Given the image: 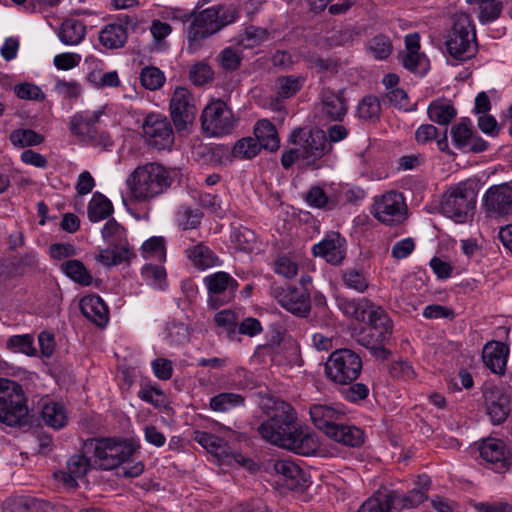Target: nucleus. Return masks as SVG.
<instances>
[{
  "instance_id": "nucleus-1",
  "label": "nucleus",
  "mask_w": 512,
  "mask_h": 512,
  "mask_svg": "<svg viewBox=\"0 0 512 512\" xmlns=\"http://www.w3.org/2000/svg\"><path fill=\"white\" fill-rule=\"evenodd\" d=\"M136 451L134 443L116 438H102L96 441L94 456L100 468L109 470L120 465L119 474L125 477H137L143 470V464L138 461L128 463L127 461Z\"/></svg>"
},
{
  "instance_id": "nucleus-2",
  "label": "nucleus",
  "mask_w": 512,
  "mask_h": 512,
  "mask_svg": "<svg viewBox=\"0 0 512 512\" xmlns=\"http://www.w3.org/2000/svg\"><path fill=\"white\" fill-rule=\"evenodd\" d=\"M264 407L267 419L258 427L259 434L267 442L285 448L297 420L295 410L290 404L274 399H268Z\"/></svg>"
},
{
  "instance_id": "nucleus-3",
  "label": "nucleus",
  "mask_w": 512,
  "mask_h": 512,
  "mask_svg": "<svg viewBox=\"0 0 512 512\" xmlns=\"http://www.w3.org/2000/svg\"><path fill=\"white\" fill-rule=\"evenodd\" d=\"M182 174L178 169H166L159 163H147L137 167L127 178L130 192H156L171 188L180 182Z\"/></svg>"
},
{
  "instance_id": "nucleus-4",
  "label": "nucleus",
  "mask_w": 512,
  "mask_h": 512,
  "mask_svg": "<svg viewBox=\"0 0 512 512\" xmlns=\"http://www.w3.org/2000/svg\"><path fill=\"white\" fill-rule=\"evenodd\" d=\"M28 406L19 383L0 378V423L16 427L28 422Z\"/></svg>"
},
{
  "instance_id": "nucleus-5",
  "label": "nucleus",
  "mask_w": 512,
  "mask_h": 512,
  "mask_svg": "<svg viewBox=\"0 0 512 512\" xmlns=\"http://www.w3.org/2000/svg\"><path fill=\"white\" fill-rule=\"evenodd\" d=\"M445 44L449 55L458 61L469 60L477 53L475 27L468 14L461 13L454 17Z\"/></svg>"
},
{
  "instance_id": "nucleus-6",
  "label": "nucleus",
  "mask_w": 512,
  "mask_h": 512,
  "mask_svg": "<svg viewBox=\"0 0 512 512\" xmlns=\"http://www.w3.org/2000/svg\"><path fill=\"white\" fill-rule=\"evenodd\" d=\"M366 323L368 326L359 332L357 342L369 349L376 358L386 359L389 351L385 348V344L392 334V322L389 316L379 306L377 315H368Z\"/></svg>"
},
{
  "instance_id": "nucleus-7",
  "label": "nucleus",
  "mask_w": 512,
  "mask_h": 512,
  "mask_svg": "<svg viewBox=\"0 0 512 512\" xmlns=\"http://www.w3.org/2000/svg\"><path fill=\"white\" fill-rule=\"evenodd\" d=\"M104 112V108L89 113L82 111L74 114L69 123V130L80 143L107 148L112 145L110 135L101 131L97 127V123Z\"/></svg>"
},
{
  "instance_id": "nucleus-8",
  "label": "nucleus",
  "mask_w": 512,
  "mask_h": 512,
  "mask_svg": "<svg viewBox=\"0 0 512 512\" xmlns=\"http://www.w3.org/2000/svg\"><path fill=\"white\" fill-rule=\"evenodd\" d=\"M362 359L350 349L335 350L328 358L325 371L328 379L340 385L355 381L362 370Z\"/></svg>"
},
{
  "instance_id": "nucleus-9",
  "label": "nucleus",
  "mask_w": 512,
  "mask_h": 512,
  "mask_svg": "<svg viewBox=\"0 0 512 512\" xmlns=\"http://www.w3.org/2000/svg\"><path fill=\"white\" fill-rule=\"evenodd\" d=\"M292 144L299 146L302 152V160L309 166L316 165V162L332 151V145L328 143L326 132L322 129L296 128L290 136Z\"/></svg>"
},
{
  "instance_id": "nucleus-10",
  "label": "nucleus",
  "mask_w": 512,
  "mask_h": 512,
  "mask_svg": "<svg viewBox=\"0 0 512 512\" xmlns=\"http://www.w3.org/2000/svg\"><path fill=\"white\" fill-rule=\"evenodd\" d=\"M201 128L211 137L230 134L235 127V117L230 107L221 99L208 103L202 111Z\"/></svg>"
},
{
  "instance_id": "nucleus-11",
  "label": "nucleus",
  "mask_w": 512,
  "mask_h": 512,
  "mask_svg": "<svg viewBox=\"0 0 512 512\" xmlns=\"http://www.w3.org/2000/svg\"><path fill=\"white\" fill-rule=\"evenodd\" d=\"M221 10L211 7L192 14V21L187 27L188 51L194 53L202 46L204 39L227 25V21L219 20Z\"/></svg>"
},
{
  "instance_id": "nucleus-12",
  "label": "nucleus",
  "mask_w": 512,
  "mask_h": 512,
  "mask_svg": "<svg viewBox=\"0 0 512 512\" xmlns=\"http://www.w3.org/2000/svg\"><path fill=\"white\" fill-rule=\"evenodd\" d=\"M145 143L157 150H170L174 144V133L166 116L148 114L142 124Z\"/></svg>"
},
{
  "instance_id": "nucleus-13",
  "label": "nucleus",
  "mask_w": 512,
  "mask_h": 512,
  "mask_svg": "<svg viewBox=\"0 0 512 512\" xmlns=\"http://www.w3.org/2000/svg\"><path fill=\"white\" fill-rule=\"evenodd\" d=\"M203 285L207 289V303L214 309L232 301L238 288L237 280L225 271L206 275Z\"/></svg>"
},
{
  "instance_id": "nucleus-14",
  "label": "nucleus",
  "mask_w": 512,
  "mask_h": 512,
  "mask_svg": "<svg viewBox=\"0 0 512 512\" xmlns=\"http://www.w3.org/2000/svg\"><path fill=\"white\" fill-rule=\"evenodd\" d=\"M371 212L381 223L395 225L405 220L407 207L402 194H380L374 198Z\"/></svg>"
},
{
  "instance_id": "nucleus-15",
  "label": "nucleus",
  "mask_w": 512,
  "mask_h": 512,
  "mask_svg": "<svg viewBox=\"0 0 512 512\" xmlns=\"http://www.w3.org/2000/svg\"><path fill=\"white\" fill-rule=\"evenodd\" d=\"M171 118L175 129L180 132L192 124L196 116L194 99L188 89L178 87L175 89L169 104Z\"/></svg>"
},
{
  "instance_id": "nucleus-16",
  "label": "nucleus",
  "mask_w": 512,
  "mask_h": 512,
  "mask_svg": "<svg viewBox=\"0 0 512 512\" xmlns=\"http://www.w3.org/2000/svg\"><path fill=\"white\" fill-rule=\"evenodd\" d=\"M312 254L324 259L331 265L342 264L346 257L347 242L338 232L327 233L321 241L312 246Z\"/></svg>"
},
{
  "instance_id": "nucleus-17",
  "label": "nucleus",
  "mask_w": 512,
  "mask_h": 512,
  "mask_svg": "<svg viewBox=\"0 0 512 512\" xmlns=\"http://www.w3.org/2000/svg\"><path fill=\"white\" fill-rule=\"evenodd\" d=\"M475 204V194H442L440 209L446 217L464 223Z\"/></svg>"
},
{
  "instance_id": "nucleus-18",
  "label": "nucleus",
  "mask_w": 512,
  "mask_h": 512,
  "mask_svg": "<svg viewBox=\"0 0 512 512\" xmlns=\"http://www.w3.org/2000/svg\"><path fill=\"white\" fill-rule=\"evenodd\" d=\"M480 457L496 469H503L512 465V453L502 440L496 438L484 439L478 447Z\"/></svg>"
},
{
  "instance_id": "nucleus-19",
  "label": "nucleus",
  "mask_w": 512,
  "mask_h": 512,
  "mask_svg": "<svg viewBox=\"0 0 512 512\" xmlns=\"http://www.w3.org/2000/svg\"><path fill=\"white\" fill-rule=\"evenodd\" d=\"M320 447L318 437L309 429L295 423L285 449L303 456L314 455Z\"/></svg>"
},
{
  "instance_id": "nucleus-20",
  "label": "nucleus",
  "mask_w": 512,
  "mask_h": 512,
  "mask_svg": "<svg viewBox=\"0 0 512 512\" xmlns=\"http://www.w3.org/2000/svg\"><path fill=\"white\" fill-rule=\"evenodd\" d=\"M277 302L287 311L304 316L310 309L309 296L296 288L286 287L275 290Z\"/></svg>"
},
{
  "instance_id": "nucleus-21",
  "label": "nucleus",
  "mask_w": 512,
  "mask_h": 512,
  "mask_svg": "<svg viewBox=\"0 0 512 512\" xmlns=\"http://www.w3.org/2000/svg\"><path fill=\"white\" fill-rule=\"evenodd\" d=\"M89 469V461L85 456L74 455L67 461L66 470L54 473L55 479L66 489H75L78 481L83 479Z\"/></svg>"
},
{
  "instance_id": "nucleus-22",
  "label": "nucleus",
  "mask_w": 512,
  "mask_h": 512,
  "mask_svg": "<svg viewBox=\"0 0 512 512\" xmlns=\"http://www.w3.org/2000/svg\"><path fill=\"white\" fill-rule=\"evenodd\" d=\"M335 299L338 309L345 316L357 321L366 322L368 315H377L379 306L366 298L350 299L336 296Z\"/></svg>"
},
{
  "instance_id": "nucleus-23",
  "label": "nucleus",
  "mask_w": 512,
  "mask_h": 512,
  "mask_svg": "<svg viewBox=\"0 0 512 512\" xmlns=\"http://www.w3.org/2000/svg\"><path fill=\"white\" fill-rule=\"evenodd\" d=\"M486 412L493 424L504 422L510 414V397L499 388L485 392Z\"/></svg>"
},
{
  "instance_id": "nucleus-24",
  "label": "nucleus",
  "mask_w": 512,
  "mask_h": 512,
  "mask_svg": "<svg viewBox=\"0 0 512 512\" xmlns=\"http://www.w3.org/2000/svg\"><path fill=\"white\" fill-rule=\"evenodd\" d=\"M309 414L312 423L327 435L344 411L338 404L317 403L310 406Z\"/></svg>"
},
{
  "instance_id": "nucleus-25",
  "label": "nucleus",
  "mask_w": 512,
  "mask_h": 512,
  "mask_svg": "<svg viewBox=\"0 0 512 512\" xmlns=\"http://www.w3.org/2000/svg\"><path fill=\"white\" fill-rule=\"evenodd\" d=\"M321 104L323 114L331 121H342L348 111L343 91L335 93L329 88L321 91Z\"/></svg>"
},
{
  "instance_id": "nucleus-26",
  "label": "nucleus",
  "mask_w": 512,
  "mask_h": 512,
  "mask_svg": "<svg viewBox=\"0 0 512 512\" xmlns=\"http://www.w3.org/2000/svg\"><path fill=\"white\" fill-rule=\"evenodd\" d=\"M136 257L130 245L109 246L99 248L94 259L104 267H113L121 264H129Z\"/></svg>"
},
{
  "instance_id": "nucleus-27",
  "label": "nucleus",
  "mask_w": 512,
  "mask_h": 512,
  "mask_svg": "<svg viewBox=\"0 0 512 512\" xmlns=\"http://www.w3.org/2000/svg\"><path fill=\"white\" fill-rule=\"evenodd\" d=\"M119 23L107 24L99 33L100 43L107 49L122 48L127 42V26L130 23L129 17L119 19Z\"/></svg>"
},
{
  "instance_id": "nucleus-28",
  "label": "nucleus",
  "mask_w": 512,
  "mask_h": 512,
  "mask_svg": "<svg viewBox=\"0 0 512 512\" xmlns=\"http://www.w3.org/2000/svg\"><path fill=\"white\" fill-rule=\"evenodd\" d=\"M80 309L83 315L103 327L109 320V310L102 298L98 295H86L80 300Z\"/></svg>"
},
{
  "instance_id": "nucleus-29",
  "label": "nucleus",
  "mask_w": 512,
  "mask_h": 512,
  "mask_svg": "<svg viewBox=\"0 0 512 512\" xmlns=\"http://www.w3.org/2000/svg\"><path fill=\"white\" fill-rule=\"evenodd\" d=\"M508 352V347L505 344L490 341L483 348L482 359L492 372L502 374L506 367Z\"/></svg>"
},
{
  "instance_id": "nucleus-30",
  "label": "nucleus",
  "mask_w": 512,
  "mask_h": 512,
  "mask_svg": "<svg viewBox=\"0 0 512 512\" xmlns=\"http://www.w3.org/2000/svg\"><path fill=\"white\" fill-rule=\"evenodd\" d=\"M186 256L193 267L200 271H205L222 265V260L203 243L187 248Z\"/></svg>"
},
{
  "instance_id": "nucleus-31",
  "label": "nucleus",
  "mask_w": 512,
  "mask_h": 512,
  "mask_svg": "<svg viewBox=\"0 0 512 512\" xmlns=\"http://www.w3.org/2000/svg\"><path fill=\"white\" fill-rule=\"evenodd\" d=\"M41 419L46 426L58 430L67 425L69 415L63 403L47 399L42 404Z\"/></svg>"
},
{
  "instance_id": "nucleus-32",
  "label": "nucleus",
  "mask_w": 512,
  "mask_h": 512,
  "mask_svg": "<svg viewBox=\"0 0 512 512\" xmlns=\"http://www.w3.org/2000/svg\"><path fill=\"white\" fill-rule=\"evenodd\" d=\"M431 480L427 475L417 477L415 487L407 494H395V506L401 508H414L427 499V492L430 488Z\"/></svg>"
},
{
  "instance_id": "nucleus-33",
  "label": "nucleus",
  "mask_w": 512,
  "mask_h": 512,
  "mask_svg": "<svg viewBox=\"0 0 512 512\" xmlns=\"http://www.w3.org/2000/svg\"><path fill=\"white\" fill-rule=\"evenodd\" d=\"M219 432L223 434V437L205 431H195L194 440L210 453L217 456L226 455L228 457L227 439L225 435L230 434L231 430L224 426H220Z\"/></svg>"
},
{
  "instance_id": "nucleus-34",
  "label": "nucleus",
  "mask_w": 512,
  "mask_h": 512,
  "mask_svg": "<svg viewBox=\"0 0 512 512\" xmlns=\"http://www.w3.org/2000/svg\"><path fill=\"white\" fill-rule=\"evenodd\" d=\"M273 467L276 474L282 476L285 485L291 489L303 486L306 483V473L291 460H277Z\"/></svg>"
},
{
  "instance_id": "nucleus-35",
  "label": "nucleus",
  "mask_w": 512,
  "mask_h": 512,
  "mask_svg": "<svg viewBox=\"0 0 512 512\" xmlns=\"http://www.w3.org/2000/svg\"><path fill=\"white\" fill-rule=\"evenodd\" d=\"M395 506V493L377 491L368 498L359 508L358 512H397Z\"/></svg>"
},
{
  "instance_id": "nucleus-36",
  "label": "nucleus",
  "mask_w": 512,
  "mask_h": 512,
  "mask_svg": "<svg viewBox=\"0 0 512 512\" xmlns=\"http://www.w3.org/2000/svg\"><path fill=\"white\" fill-rule=\"evenodd\" d=\"M254 139H257L262 149L271 152L279 148L280 140L275 126L267 119H262L257 122L254 127Z\"/></svg>"
},
{
  "instance_id": "nucleus-37",
  "label": "nucleus",
  "mask_w": 512,
  "mask_h": 512,
  "mask_svg": "<svg viewBox=\"0 0 512 512\" xmlns=\"http://www.w3.org/2000/svg\"><path fill=\"white\" fill-rule=\"evenodd\" d=\"M327 436L343 445L357 447L363 443V432L361 429L350 425H334Z\"/></svg>"
},
{
  "instance_id": "nucleus-38",
  "label": "nucleus",
  "mask_w": 512,
  "mask_h": 512,
  "mask_svg": "<svg viewBox=\"0 0 512 512\" xmlns=\"http://www.w3.org/2000/svg\"><path fill=\"white\" fill-rule=\"evenodd\" d=\"M427 113L432 122L447 126L456 117L457 110L446 100L437 99L429 104Z\"/></svg>"
},
{
  "instance_id": "nucleus-39",
  "label": "nucleus",
  "mask_w": 512,
  "mask_h": 512,
  "mask_svg": "<svg viewBox=\"0 0 512 512\" xmlns=\"http://www.w3.org/2000/svg\"><path fill=\"white\" fill-rule=\"evenodd\" d=\"M306 77L299 75L279 76L276 79V95L278 99H289L295 96L304 86Z\"/></svg>"
},
{
  "instance_id": "nucleus-40",
  "label": "nucleus",
  "mask_w": 512,
  "mask_h": 512,
  "mask_svg": "<svg viewBox=\"0 0 512 512\" xmlns=\"http://www.w3.org/2000/svg\"><path fill=\"white\" fill-rule=\"evenodd\" d=\"M165 239L162 236H152L140 247V255L147 261L163 263L166 259Z\"/></svg>"
},
{
  "instance_id": "nucleus-41",
  "label": "nucleus",
  "mask_w": 512,
  "mask_h": 512,
  "mask_svg": "<svg viewBox=\"0 0 512 512\" xmlns=\"http://www.w3.org/2000/svg\"><path fill=\"white\" fill-rule=\"evenodd\" d=\"M86 34V27L80 20L66 19L59 31L60 40L66 45H76L80 43Z\"/></svg>"
},
{
  "instance_id": "nucleus-42",
  "label": "nucleus",
  "mask_w": 512,
  "mask_h": 512,
  "mask_svg": "<svg viewBox=\"0 0 512 512\" xmlns=\"http://www.w3.org/2000/svg\"><path fill=\"white\" fill-rule=\"evenodd\" d=\"M483 201L489 213L512 215V194H484Z\"/></svg>"
},
{
  "instance_id": "nucleus-43",
  "label": "nucleus",
  "mask_w": 512,
  "mask_h": 512,
  "mask_svg": "<svg viewBox=\"0 0 512 512\" xmlns=\"http://www.w3.org/2000/svg\"><path fill=\"white\" fill-rule=\"evenodd\" d=\"M113 213L112 202L104 194H94L88 205V218L100 222Z\"/></svg>"
},
{
  "instance_id": "nucleus-44",
  "label": "nucleus",
  "mask_w": 512,
  "mask_h": 512,
  "mask_svg": "<svg viewBox=\"0 0 512 512\" xmlns=\"http://www.w3.org/2000/svg\"><path fill=\"white\" fill-rule=\"evenodd\" d=\"M239 315L232 309H223L214 315L218 335L232 336L238 327Z\"/></svg>"
},
{
  "instance_id": "nucleus-45",
  "label": "nucleus",
  "mask_w": 512,
  "mask_h": 512,
  "mask_svg": "<svg viewBox=\"0 0 512 512\" xmlns=\"http://www.w3.org/2000/svg\"><path fill=\"white\" fill-rule=\"evenodd\" d=\"M381 115V103L377 96L366 95L357 106V116L366 122L375 123Z\"/></svg>"
},
{
  "instance_id": "nucleus-46",
  "label": "nucleus",
  "mask_w": 512,
  "mask_h": 512,
  "mask_svg": "<svg viewBox=\"0 0 512 512\" xmlns=\"http://www.w3.org/2000/svg\"><path fill=\"white\" fill-rule=\"evenodd\" d=\"M101 236L103 241L109 246L129 245L126 230L114 219L104 224L101 229Z\"/></svg>"
},
{
  "instance_id": "nucleus-47",
  "label": "nucleus",
  "mask_w": 512,
  "mask_h": 512,
  "mask_svg": "<svg viewBox=\"0 0 512 512\" xmlns=\"http://www.w3.org/2000/svg\"><path fill=\"white\" fill-rule=\"evenodd\" d=\"M61 271L72 281L84 286L92 283V276L85 265L79 260H68L61 264Z\"/></svg>"
},
{
  "instance_id": "nucleus-48",
  "label": "nucleus",
  "mask_w": 512,
  "mask_h": 512,
  "mask_svg": "<svg viewBox=\"0 0 512 512\" xmlns=\"http://www.w3.org/2000/svg\"><path fill=\"white\" fill-rule=\"evenodd\" d=\"M162 263H147L142 267L141 275L144 282L156 290H162L166 287V272Z\"/></svg>"
},
{
  "instance_id": "nucleus-49",
  "label": "nucleus",
  "mask_w": 512,
  "mask_h": 512,
  "mask_svg": "<svg viewBox=\"0 0 512 512\" xmlns=\"http://www.w3.org/2000/svg\"><path fill=\"white\" fill-rule=\"evenodd\" d=\"M244 405V397L238 393L225 392L213 396L209 406L216 412H228Z\"/></svg>"
},
{
  "instance_id": "nucleus-50",
  "label": "nucleus",
  "mask_w": 512,
  "mask_h": 512,
  "mask_svg": "<svg viewBox=\"0 0 512 512\" xmlns=\"http://www.w3.org/2000/svg\"><path fill=\"white\" fill-rule=\"evenodd\" d=\"M341 280L346 288L358 293H364L369 287L365 273L356 268H346L342 270Z\"/></svg>"
},
{
  "instance_id": "nucleus-51",
  "label": "nucleus",
  "mask_w": 512,
  "mask_h": 512,
  "mask_svg": "<svg viewBox=\"0 0 512 512\" xmlns=\"http://www.w3.org/2000/svg\"><path fill=\"white\" fill-rule=\"evenodd\" d=\"M474 130L469 118H461L460 122L451 128V137L453 144L458 149H465L469 145V139Z\"/></svg>"
},
{
  "instance_id": "nucleus-52",
  "label": "nucleus",
  "mask_w": 512,
  "mask_h": 512,
  "mask_svg": "<svg viewBox=\"0 0 512 512\" xmlns=\"http://www.w3.org/2000/svg\"><path fill=\"white\" fill-rule=\"evenodd\" d=\"M9 139L16 147L36 146L44 141V136L32 129H17L11 132Z\"/></svg>"
},
{
  "instance_id": "nucleus-53",
  "label": "nucleus",
  "mask_w": 512,
  "mask_h": 512,
  "mask_svg": "<svg viewBox=\"0 0 512 512\" xmlns=\"http://www.w3.org/2000/svg\"><path fill=\"white\" fill-rule=\"evenodd\" d=\"M261 149V145L257 139H254L253 137H244L235 143L232 149V156L239 159H252L261 151Z\"/></svg>"
},
{
  "instance_id": "nucleus-54",
  "label": "nucleus",
  "mask_w": 512,
  "mask_h": 512,
  "mask_svg": "<svg viewBox=\"0 0 512 512\" xmlns=\"http://www.w3.org/2000/svg\"><path fill=\"white\" fill-rule=\"evenodd\" d=\"M140 82L148 90L155 91L160 89L164 82V73L155 66H146L140 73Z\"/></svg>"
},
{
  "instance_id": "nucleus-55",
  "label": "nucleus",
  "mask_w": 512,
  "mask_h": 512,
  "mask_svg": "<svg viewBox=\"0 0 512 512\" xmlns=\"http://www.w3.org/2000/svg\"><path fill=\"white\" fill-rule=\"evenodd\" d=\"M7 348L14 353H23L28 356L36 354V349L33 345V337L29 334L14 335L8 338L6 343Z\"/></svg>"
},
{
  "instance_id": "nucleus-56",
  "label": "nucleus",
  "mask_w": 512,
  "mask_h": 512,
  "mask_svg": "<svg viewBox=\"0 0 512 512\" xmlns=\"http://www.w3.org/2000/svg\"><path fill=\"white\" fill-rule=\"evenodd\" d=\"M368 49L372 53L374 58L378 60H384L391 55L393 51V45L389 37L383 34H379L374 36L369 41Z\"/></svg>"
},
{
  "instance_id": "nucleus-57",
  "label": "nucleus",
  "mask_w": 512,
  "mask_h": 512,
  "mask_svg": "<svg viewBox=\"0 0 512 512\" xmlns=\"http://www.w3.org/2000/svg\"><path fill=\"white\" fill-rule=\"evenodd\" d=\"M232 241L236 248L245 252H252L256 247V237L248 228H239L232 233Z\"/></svg>"
},
{
  "instance_id": "nucleus-58",
  "label": "nucleus",
  "mask_w": 512,
  "mask_h": 512,
  "mask_svg": "<svg viewBox=\"0 0 512 512\" xmlns=\"http://www.w3.org/2000/svg\"><path fill=\"white\" fill-rule=\"evenodd\" d=\"M212 68L203 62L196 63L189 71V79L196 86H202L213 79Z\"/></svg>"
},
{
  "instance_id": "nucleus-59",
  "label": "nucleus",
  "mask_w": 512,
  "mask_h": 512,
  "mask_svg": "<svg viewBox=\"0 0 512 512\" xmlns=\"http://www.w3.org/2000/svg\"><path fill=\"white\" fill-rule=\"evenodd\" d=\"M337 194H302L303 200L312 208L332 209L336 206Z\"/></svg>"
},
{
  "instance_id": "nucleus-60",
  "label": "nucleus",
  "mask_w": 512,
  "mask_h": 512,
  "mask_svg": "<svg viewBox=\"0 0 512 512\" xmlns=\"http://www.w3.org/2000/svg\"><path fill=\"white\" fill-rule=\"evenodd\" d=\"M398 58L403 66L409 71L418 72L420 70H425L426 58L425 55L420 52L399 53Z\"/></svg>"
},
{
  "instance_id": "nucleus-61",
  "label": "nucleus",
  "mask_w": 512,
  "mask_h": 512,
  "mask_svg": "<svg viewBox=\"0 0 512 512\" xmlns=\"http://www.w3.org/2000/svg\"><path fill=\"white\" fill-rule=\"evenodd\" d=\"M274 271L276 274L289 279L297 275L298 265L290 257L282 256L275 261Z\"/></svg>"
},
{
  "instance_id": "nucleus-62",
  "label": "nucleus",
  "mask_w": 512,
  "mask_h": 512,
  "mask_svg": "<svg viewBox=\"0 0 512 512\" xmlns=\"http://www.w3.org/2000/svg\"><path fill=\"white\" fill-rule=\"evenodd\" d=\"M220 65L226 71L237 70L241 64V55L231 47L225 48L219 55Z\"/></svg>"
},
{
  "instance_id": "nucleus-63",
  "label": "nucleus",
  "mask_w": 512,
  "mask_h": 512,
  "mask_svg": "<svg viewBox=\"0 0 512 512\" xmlns=\"http://www.w3.org/2000/svg\"><path fill=\"white\" fill-rule=\"evenodd\" d=\"M476 512H512V504L506 501H479L473 502Z\"/></svg>"
},
{
  "instance_id": "nucleus-64",
  "label": "nucleus",
  "mask_w": 512,
  "mask_h": 512,
  "mask_svg": "<svg viewBox=\"0 0 512 512\" xmlns=\"http://www.w3.org/2000/svg\"><path fill=\"white\" fill-rule=\"evenodd\" d=\"M388 102L405 111H412L415 109V105H410L407 93L400 88L392 89L386 94Z\"/></svg>"
}]
</instances>
